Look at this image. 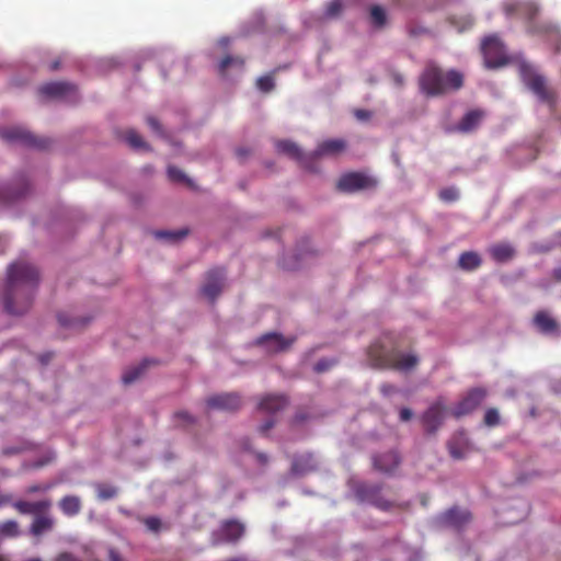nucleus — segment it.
<instances>
[{
  "label": "nucleus",
  "instance_id": "f257e3e1",
  "mask_svg": "<svg viewBox=\"0 0 561 561\" xmlns=\"http://www.w3.org/2000/svg\"><path fill=\"white\" fill-rule=\"evenodd\" d=\"M39 283L37 268L28 262L16 261L9 265L3 293L4 310L12 316L27 312Z\"/></svg>",
  "mask_w": 561,
  "mask_h": 561
},
{
  "label": "nucleus",
  "instance_id": "f03ea898",
  "mask_svg": "<svg viewBox=\"0 0 561 561\" xmlns=\"http://www.w3.org/2000/svg\"><path fill=\"white\" fill-rule=\"evenodd\" d=\"M463 84V76L457 70L444 72L434 64H428L420 78L421 90L430 96L459 90Z\"/></svg>",
  "mask_w": 561,
  "mask_h": 561
},
{
  "label": "nucleus",
  "instance_id": "7ed1b4c3",
  "mask_svg": "<svg viewBox=\"0 0 561 561\" xmlns=\"http://www.w3.org/2000/svg\"><path fill=\"white\" fill-rule=\"evenodd\" d=\"M0 138L12 145H21L36 149H45L48 146L47 139L37 138L22 126L0 127Z\"/></svg>",
  "mask_w": 561,
  "mask_h": 561
},
{
  "label": "nucleus",
  "instance_id": "20e7f679",
  "mask_svg": "<svg viewBox=\"0 0 561 561\" xmlns=\"http://www.w3.org/2000/svg\"><path fill=\"white\" fill-rule=\"evenodd\" d=\"M519 71L525 84L543 102L553 101L552 92L547 88L546 79L528 62L519 65Z\"/></svg>",
  "mask_w": 561,
  "mask_h": 561
},
{
  "label": "nucleus",
  "instance_id": "39448f33",
  "mask_svg": "<svg viewBox=\"0 0 561 561\" xmlns=\"http://www.w3.org/2000/svg\"><path fill=\"white\" fill-rule=\"evenodd\" d=\"M31 185L24 174L15 175L11 181H0V203H13L28 194Z\"/></svg>",
  "mask_w": 561,
  "mask_h": 561
},
{
  "label": "nucleus",
  "instance_id": "423d86ee",
  "mask_svg": "<svg viewBox=\"0 0 561 561\" xmlns=\"http://www.w3.org/2000/svg\"><path fill=\"white\" fill-rule=\"evenodd\" d=\"M481 49L484 56V64L488 68H496L506 64V50L503 43L495 35L483 39Z\"/></svg>",
  "mask_w": 561,
  "mask_h": 561
},
{
  "label": "nucleus",
  "instance_id": "0eeeda50",
  "mask_svg": "<svg viewBox=\"0 0 561 561\" xmlns=\"http://www.w3.org/2000/svg\"><path fill=\"white\" fill-rule=\"evenodd\" d=\"M376 185V181L360 172H351L341 176L337 187L343 192H356Z\"/></svg>",
  "mask_w": 561,
  "mask_h": 561
},
{
  "label": "nucleus",
  "instance_id": "6e6552de",
  "mask_svg": "<svg viewBox=\"0 0 561 561\" xmlns=\"http://www.w3.org/2000/svg\"><path fill=\"white\" fill-rule=\"evenodd\" d=\"M226 272L224 268H214L206 274L205 283L202 286L203 295L214 300L219 296L222 288L225 287Z\"/></svg>",
  "mask_w": 561,
  "mask_h": 561
},
{
  "label": "nucleus",
  "instance_id": "1a4fd4ad",
  "mask_svg": "<svg viewBox=\"0 0 561 561\" xmlns=\"http://www.w3.org/2000/svg\"><path fill=\"white\" fill-rule=\"evenodd\" d=\"M294 343L293 337H284L283 335L271 332L259 337L256 344L266 353L275 354L286 351Z\"/></svg>",
  "mask_w": 561,
  "mask_h": 561
},
{
  "label": "nucleus",
  "instance_id": "9d476101",
  "mask_svg": "<svg viewBox=\"0 0 561 561\" xmlns=\"http://www.w3.org/2000/svg\"><path fill=\"white\" fill-rule=\"evenodd\" d=\"M445 408L440 401L433 403L422 415V424L428 434H434L443 424Z\"/></svg>",
  "mask_w": 561,
  "mask_h": 561
},
{
  "label": "nucleus",
  "instance_id": "9b49d317",
  "mask_svg": "<svg viewBox=\"0 0 561 561\" xmlns=\"http://www.w3.org/2000/svg\"><path fill=\"white\" fill-rule=\"evenodd\" d=\"M485 396V390L481 388L472 389L455 408V416L459 417L471 413L482 403Z\"/></svg>",
  "mask_w": 561,
  "mask_h": 561
},
{
  "label": "nucleus",
  "instance_id": "f8f14e48",
  "mask_svg": "<svg viewBox=\"0 0 561 561\" xmlns=\"http://www.w3.org/2000/svg\"><path fill=\"white\" fill-rule=\"evenodd\" d=\"M244 534V525L238 520H228L222 524L218 533L214 534V542H234Z\"/></svg>",
  "mask_w": 561,
  "mask_h": 561
},
{
  "label": "nucleus",
  "instance_id": "ddd939ff",
  "mask_svg": "<svg viewBox=\"0 0 561 561\" xmlns=\"http://www.w3.org/2000/svg\"><path fill=\"white\" fill-rule=\"evenodd\" d=\"M210 409L234 411L241 405V399L237 393H221L207 399Z\"/></svg>",
  "mask_w": 561,
  "mask_h": 561
},
{
  "label": "nucleus",
  "instance_id": "4468645a",
  "mask_svg": "<svg viewBox=\"0 0 561 561\" xmlns=\"http://www.w3.org/2000/svg\"><path fill=\"white\" fill-rule=\"evenodd\" d=\"M469 520L470 513L466 510H460L458 507H453L448 510L438 518L439 524L455 529H460Z\"/></svg>",
  "mask_w": 561,
  "mask_h": 561
},
{
  "label": "nucleus",
  "instance_id": "2eb2a0df",
  "mask_svg": "<svg viewBox=\"0 0 561 561\" xmlns=\"http://www.w3.org/2000/svg\"><path fill=\"white\" fill-rule=\"evenodd\" d=\"M356 496L362 502H369L381 510H387L389 504L378 497L379 486L358 484L355 489Z\"/></svg>",
  "mask_w": 561,
  "mask_h": 561
},
{
  "label": "nucleus",
  "instance_id": "dca6fc26",
  "mask_svg": "<svg viewBox=\"0 0 561 561\" xmlns=\"http://www.w3.org/2000/svg\"><path fill=\"white\" fill-rule=\"evenodd\" d=\"M448 450L454 459L465 458L470 450L468 436L463 432L455 434L448 442Z\"/></svg>",
  "mask_w": 561,
  "mask_h": 561
},
{
  "label": "nucleus",
  "instance_id": "f3484780",
  "mask_svg": "<svg viewBox=\"0 0 561 561\" xmlns=\"http://www.w3.org/2000/svg\"><path fill=\"white\" fill-rule=\"evenodd\" d=\"M276 149L277 151L297 160L302 167L310 168V154H305L295 142L289 140L278 141L276 144Z\"/></svg>",
  "mask_w": 561,
  "mask_h": 561
},
{
  "label": "nucleus",
  "instance_id": "a211bd4d",
  "mask_svg": "<svg viewBox=\"0 0 561 561\" xmlns=\"http://www.w3.org/2000/svg\"><path fill=\"white\" fill-rule=\"evenodd\" d=\"M318 461L311 454L299 455L294 458L291 463V472L295 476H304L316 470Z\"/></svg>",
  "mask_w": 561,
  "mask_h": 561
},
{
  "label": "nucleus",
  "instance_id": "6ab92c4d",
  "mask_svg": "<svg viewBox=\"0 0 561 561\" xmlns=\"http://www.w3.org/2000/svg\"><path fill=\"white\" fill-rule=\"evenodd\" d=\"M287 405V399L282 394H268L262 398L259 410L266 414H275Z\"/></svg>",
  "mask_w": 561,
  "mask_h": 561
},
{
  "label": "nucleus",
  "instance_id": "aec40b11",
  "mask_svg": "<svg viewBox=\"0 0 561 561\" xmlns=\"http://www.w3.org/2000/svg\"><path fill=\"white\" fill-rule=\"evenodd\" d=\"M12 506L19 511L21 514H39L50 508L51 502L50 500H42L37 502H28V501H15L12 502Z\"/></svg>",
  "mask_w": 561,
  "mask_h": 561
},
{
  "label": "nucleus",
  "instance_id": "412c9836",
  "mask_svg": "<svg viewBox=\"0 0 561 561\" xmlns=\"http://www.w3.org/2000/svg\"><path fill=\"white\" fill-rule=\"evenodd\" d=\"M345 148V142L341 139H328L318 145L317 149L310 153V161L323 156H331L341 152Z\"/></svg>",
  "mask_w": 561,
  "mask_h": 561
},
{
  "label": "nucleus",
  "instance_id": "4be33fe9",
  "mask_svg": "<svg viewBox=\"0 0 561 561\" xmlns=\"http://www.w3.org/2000/svg\"><path fill=\"white\" fill-rule=\"evenodd\" d=\"M73 90V85L67 82H49L39 88V93L45 98H65Z\"/></svg>",
  "mask_w": 561,
  "mask_h": 561
},
{
  "label": "nucleus",
  "instance_id": "5701e85b",
  "mask_svg": "<svg viewBox=\"0 0 561 561\" xmlns=\"http://www.w3.org/2000/svg\"><path fill=\"white\" fill-rule=\"evenodd\" d=\"M375 469L381 472H392L399 465L400 459L397 453L389 451L373 458Z\"/></svg>",
  "mask_w": 561,
  "mask_h": 561
},
{
  "label": "nucleus",
  "instance_id": "b1692460",
  "mask_svg": "<svg viewBox=\"0 0 561 561\" xmlns=\"http://www.w3.org/2000/svg\"><path fill=\"white\" fill-rule=\"evenodd\" d=\"M55 520L51 516L45 514H36L34 520L30 527V533L39 537L54 528Z\"/></svg>",
  "mask_w": 561,
  "mask_h": 561
},
{
  "label": "nucleus",
  "instance_id": "393cba45",
  "mask_svg": "<svg viewBox=\"0 0 561 561\" xmlns=\"http://www.w3.org/2000/svg\"><path fill=\"white\" fill-rule=\"evenodd\" d=\"M483 117L482 111H470L468 112L462 119L459 122L457 129L462 133H469L477 128V126L481 123Z\"/></svg>",
  "mask_w": 561,
  "mask_h": 561
},
{
  "label": "nucleus",
  "instance_id": "a878e982",
  "mask_svg": "<svg viewBox=\"0 0 561 561\" xmlns=\"http://www.w3.org/2000/svg\"><path fill=\"white\" fill-rule=\"evenodd\" d=\"M505 11L507 14L516 12L526 15L528 19H533L538 13L539 8L534 2H514L506 5Z\"/></svg>",
  "mask_w": 561,
  "mask_h": 561
},
{
  "label": "nucleus",
  "instance_id": "bb28decb",
  "mask_svg": "<svg viewBox=\"0 0 561 561\" xmlns=\"http://www.w3.org/2000/svg\"><path fill=\"white\" fill-rule=\"evenodd\" d=\"M81 500L77 495H67L59 501V508L66 516H76L81 511Z\"/></svg>",
  "mask_w": 561,
  "mask_h": 561
},
{
  "label": "nucleus",
  "instance_id": "cd10ccee",
  "mask_svg": "<svg viewBox=\"0 0 561 561\" xmlns=\"http://www.w3.org/2000/svg\"><path fill=\"white\" fill-rule=\"evenodd\" d=\"M490 253L496 262H506L514 255V249L508 243H499L490 248Z\"/></svg>",
  "mask_w": 561,
  "mask_h": 561
},
{
  "label": "nucleus",
  "instance_id": "c85d7f7f",
  "mask_svg": "<svg viewBox=\"0 0 561 561\" xmlns=\"http://www.w3.org/2000/svg\"><path fill=\"white\" fill-rule=\"evenodd\" d=\"M124 140L135 150L148 151L150 150L149 145L142 139L138 131L135 129H128L124 134Z\"/></svg>",
  "mask_w": 561,
  "mask_h": 561
},
{
  "label": "nucleus",
  "instance_id": "c756f323",
  "mask_svg": "<svg viewBox=\"0 0 561 561\" xmlns=\"http://www.w3.org/2000/svg\"><path fill=\"white\" fill-rule=\"evenodd\" d=\"M187 229L157 230L153 232V236L158 240H162L168 243H176L178 241L184 239L187 236Z\"/></svg>",
  "mask_w": 561,
  "mask_h": 561
},
{
  "label": "nucleus",
  "instance_id": "7c9ffc66",
  "mask_svg": "<svg viewBox=\"0 0 561 561\" xmlns=\"http://www.w3.org/2000/svg\"><path fill=\"white\" fill-rule=\"evenodd\" d=\"M152 363V360L150 359H145L142 360V363H140L139 365L137 366H133V367H129L128 369H126L124 371V374L122 375V381L125 383V385H129L134 381H136L144 373L145 368L150 364Z\"/></svg>",
  "mask_w": 561,
  "mask_h": 561
},
{
  "label": "nucleus",
  "instance_id": "2f4dec72",
  "mask_svg": "<svg viewBox=\"0 0 561 561\" xmlns=\"http://www.w3.org/2000/svg\"><path fill=\"white\" fill-rule=\"evenodd\" d=\"M535 324L543 333H551L557 328L556 321L546 312H538L535 317Z\"/></svg>",
  "mask_w": 561,
  "mask_h": 561
},
{
  "label": "nucleus",
  "instance_id": "473e14b6",
  "mask_svg": "<svg viewBox=\"0 0 561 561\" xmlns=\"http://www.w3.org/2000/svg\"><path fill=\"white\" fill-rule=\"evenodd\" d=\"M481 264V259L476 252H465L459 256V265L463 270H474Z\"/></svg>",
  "mask_w": 561,
  "mask_h": 561
},
{
  "label": "nucleus",
  "instance_id": "72a5a7b5",
  "mask_svg": "<svg viewBox=\"0 0 561 561\" xmlns=\"http://www.w3.org/2000/svg\"><path fill=\"white\" fill-rule=\"evenodd\" d=\"M417 364V357L413 354H400L396 359V368L408 371Z\"/></svg>",
  "mask_w": 561,
  "mask_h": 561
},
{
  "label": "nucleus",
  "instance_id": "f704fd0d",
  "mask_svg": "<svg viewBox=\"0 0 561 561\" xmlns=\"http://www.w3.org/2000/svg\"><path fill=\"white\" fill-rule=\"evenodd\" d=\"M21 530L19 524L15 520H7L0 524V535L2 537L14 538L20 536Z\"/></svg>",
  "mask_w": 561,
  "mask_h": 561
},
{
  "label": "nucleus",
  "instance_id": "c9c22d12",
  "mask_svg": "<svg viewBox=\"0 0 561 561\" xmlns=\"http://www.w3.org/2000/svg\"><path fill=\"white\" fill-rule=\"evenodd\" d=\"M370 20H371V23L378 27H381L385 25L386 23V20H387V15H386V11L380 5H374L371 7L370 9Z\"/></svg>",
  "mask_w": 561,
  "mask_h": 561
},
{
  "label": "nucleus",
  "instance_id": "e433bc0d",
  "mask_svg": "<svg viewBox=\"0 0 561 561\" xmlns=\"http://www.w3.org/2000/svg\"><path fill=\"white\" fill-rule=\"evenodd\" d=\"M230 66L237 67L238 69H242L243 60L238 57L228 56L224 58L219 64L220 72H225Z\"/></svg>",
  "mask_w": 561,
  "mask_h": 561
},
{
  "label": "nucleus",
  "instance_id": "4c0bfd02",
  "mask_svg": "<svg viewBox=\"0 0 561 561\" xmlns=\"http://www.w3.org/2000/svg\"><path fill=\"white\" fill-rule=\"evenodd\" d=\"M96 490L100 500H111L117 494L116 488L112 485L99 484Z\"/></svg>",
  "mask_w": 561,
  "mask_h": 561
},
{
  "label": "nucleus",
  "instance_id": "58836bf2",
  "mask_svg": "<svg viewBox=\"0 0 561 561\" xmlns=\"http://www.w3.org/2000/svg\"><path fill=\"white\" fill-rule=\"evenodd\" d=\"M256 87L262 92H270L274 88V79L272 76H263L256 80Z\"/></svg>",
  "mask_w": 561,
  "mask_h": 561
},
{
  "label": "nucleus",
  "instance_id": "ea45409f",
  "mask_svg": "<svg viewBox=\"0 0 561 561\" xmlns=\"http://www.w3.org/2000/svg\"><path fill=\"white\" fill-rule=\"evenodd\" d=\"M342 10V0H332L327 9H325V16L327 18H334Z\"/></svg>",
  "mask_w": 561,
  "mask_h": 561
},
{
  "label": "nucleus",
  "instance_id": "a19ab883",
  "mask_svg": "<svg viewBox=\"0 0 561 561\" xmlns=\"http://www.w3.org/2000/svg\"><path fill=\"white\" fill-rule=\"evenodd\" d=\"M168 176L173 182H186V175L175 167L168 168Z\"/></svg>",
  "mask_w": 561,
  "mask_h": 561
},
{
  "label": "nucleus",
  "instance_id": "79ce46f5",
  "mask_svg": "<svg viewBox=\"0 0 561 561\" xmlns=\"http://www.w3.org/2000/svg\"><path fill=\"white\" fill-rule=\"evenodd\" d=\"M439 197L445 202H454L458 198V191L454 187L442 190Z\"/></svg>",
  "mask_w": 561,
  "mask_h": 561
},
{
  "label": "nucleus",
  "instance_id": "37998d69",
  "mask_svg": "<svg viewBox=\"0 0 561 561\" xmlns=\"http://www.w3.org/2000/svg\"><path fill=\"white\" fill-rule=\"evenodd\" d=\"M499 412L495 409H489L484 415V422L489 426L496 425L499 423Z\"/></svg>",
  "mask_w": 561,
  "mask_h": 561
},
{
  "label": "nucleus",
  "instance_id": "c03bdc74",
  "mask_svg": "<svg viewBox=\"0 0 561 561\" xmlns=\"http://www.w3.org/2000/svg\"><path fill=\"white\" fill-rule=\"evenodd\" d=\"M147 124L154 134L161 137L163 136L161 125L157 118L149 116L147 118Z\"/></svg>",
  "mask_w": 561,
  "mask_h": 561
},
{
  "label": "nucleus",
  "instance_id": "a18cd8bd",
  "mask_svg": "<svg viewBox=\"0 0 561 561\" xmlns=\"http://www.w3.org/2000/svg\"><path fill=\"white\" fill-rule=\"evenodd\" d=\"M145 525L151 531H158L161 526V520L158 517H148L145 520Z\"/></svg>",
  "mask_w": 561,
  "mask_h": 561
},
{
  "label": "nucleus",
  "instance_id": "49530a36",
  "mask_svg": "<svg viewBox=\"0 0 561 561\" xmlns=\"http://www.w3.org/2000/svg\"><path fill=\"white\" fill-rule=\"evenodd\" d=\"M334 364L331 359H321L314 365V370L318 373H323L332 367Z\"/></svg>",
  "mask_w": 561,
  "mask_h": 561
},
{
  "label": "nucleus",
  "instance_id": "de8ad7c7",
  "mask_svg": "<svg viewBox=\"0 0 561 561\" xmlns=\"http://www.w3.org/2000/svg\"><path fill=\"white\" fill-rule=\"evenodd\" d=\"M50 484H45V485H39V484H34V485H30L27 489H26V493H36V492H41V491H47L50 489Z\"/></svg>",
  "mask_w": 561,
  "mask_h": 561
},
{
  "label": "nucleus",
  "instance_id": "09e8293b",
  "mask_svg": "<svg viewBox=\"0 0 561 561\" xmlns=\"http://www.w3.org/2000/svg\"><path fill=\"white\" fill-rule=\"evenodd\" d=\"M412 415L413 412L408 408H403L400 410V420L403 422L409 421L412 417Z\"/></svg>",
  "mask_w": 561,
  "mask_h": 561
},
{
  "label": "nucleus",
  "instance_id": "8fccbe9b",
  "mask_svg": "<svg viewBox=\"0 0 561 561\" xmlns=\"http://www.w3.org/2000/svg\"><path fill=\"white\" fill-rule=\"evenodd\" d=\"M54 561H79L72 554L68 552L60 553Z\"/></svg>",
  "mask_w": 561,
  "mask_h": 561
},
{
  "label": "nucleus",
  "instance_id": "3c124183",
  "mask_svg": "<svg viewBox=\"0 0 561 561\" xmlns=\"http://www.w3.org/2000/svg\"><path fill=\"white\" fill-rule=\"evenodd\" d=\"M453 23L455 24L459 32H463L472 25V20L470 18H465V23L461 26L458 25L456 21H453Z\"/></svg>",
  "mask_w": 561,
  "mask_h": 561
},
{
  "label": "nucleus",
  "instance_id": "603ef678",
  "mask_svg": "<svg viewBox=\"0 0 561 561\" xmlns=\"http://www.w3.org/2000/svg\"><path fill=\"white\" fill-rule=\"evenodd\" d=\"M175 417L179 420H183V422H187V423L193 422V417L187 412H184V411L178 412L175 414Z\"/></svg>",
  "mask_w": 561,
  "mask_h": 561
},
{
  "label": "nucleus",
  "instance_id": "864d4df0",
  "mask_svg": "<svg viewBox=\"0 0 561 561\" xmlns=\"http://www.w3.org/2000/svg\"><path fill=\"white\" fill-rule=\"evenodd\" d=\"M355 116L360 119V121H365V119H368L370 117V113L365 111V110H357L355 112Z\"/></svg>",
  "mask_w": 561,
  "mask_h": 561
},
{
  "label": "nucleus",
  "instance_id": "5fc2aeb1",
  "mask_svg": "<svg viewBox=\"0 0 561 561\" xmlns=\"http://www.w3.org/2000/svg\"><path fill=\"white\" fill-rule=\"evenodd\" d=\"M274 426V420L270 419L260 426V432L265 433Z\"/></svg>",
  "mask_w": 561,
  "mask_h": 561
},
{
  "label": "nucleus",
  "instance_id": "6e6d98bb",
  "mask_svg": "<svg viewBox=\"0 0 561 561\" xmlns=\"http://www.w3.org/2000/svg\"><path fill=\"white\" fill-rule=\"evenodd\" d=\"M381 392L385 394V396H388L390 394L392 391H394V388L391 386V385H382L381 388H380Z\"/></svg>",
  "mask_w": 561,
  "mask_h": 561
},
{
  "label": "nucleus",
  "instance_id": "4d7b16f0",
  "mask_svg": "<svg viewBox=\"0 0 561 561\" xmlns=\"http://www.w3.org/2000/svg\"><path fill=\"white\" fill-rule=\"evenodd\" d=\"M110 561H123V560L115 550L111 549L110 550Z\"/></svg>",
  "mask_w": 561,
  "mask_h": 561
},
{
  "label": "nucleus",
  "instance_id": "13d9d810",
  "mask_svg": "<svg viewBox=\"0 0 561 561\" xmlns=\"http://www.w3.org/2000/svg\"><path fill=\"white\" fill-rule=\"evenodd\" d=\"M219 45L226 47L230 43V37L224 36L218 41Z\"/></svg>",
  "mask_w": 561,
  "mask_h": 561
},
{
  "label": "nucleus",
  "instance_id": "bf43d9fd",
  "mask_svg": "<svg viewBox=\"0 0 561 561\" xmlns=\"http://www.w3.org/2000/svg\"><path fill=\"white\" fill-rule=\"evenodd\" d=\"M11 496L10 495H1L0 496V505L2 504H5V503H10L11 502Z\"/></svg>",
  "mask_w": 561,
  "mask_h": 561
},
{
  "label": "nucleus",
  "instance_id": "052dcab7",
  "mask_svg": "<svg viewBox=\"0 0 561 561\" xmlns=\"http://www.w3.org/2000/svg\"><path fill=\"white\" fill-rule=\"evenodd\" d=\"M227 561H253V560L249 559L248 557H237V558H231Z\"/></svg>",
  "mask_w": 561,
  "mask_h": 561
},
{
  "label": "nucleus",
  "instance_id": "680f3d73",
  "mask_svg": "<svg viewBox=\"0 0 561 561\" xmlns=\"http://www.w3.org/2000/svg\"><path fill=\"white\" fill-rule=\"evenodd\" d=\"M553 275L556 276V278H558L559 280H561V266L559 268H556L553 271Z\"/></svg>",
  "mask_w": 561,
  "mask_h": 561
},
{
  "label": "nucleus",
  "instance_id": "e2e57ef3",
  "mask_svg": "<svg viewBox=\"0 0 561 561\" xmlns=\"http://www.w3.org/2000/svg\"><path fill=\"white\" fill-rule=\"evenodd\" d=\"M59 67V62L58 61H54L49 65V69L50 70H57Z\"/></svg>",
  "mask_w": 561,
  "mask_h": 561
},
{
  "label": "nucleus",
  "instance_id": "0e129e2a",
  "mask_svg": "<svg viewBox=\"0 0 561 561\" xmlns=\"http://www.w3.org/2000/svg\"><path fill=\"white\" fill-rule=\"evenodd\" d=\"M257 459L261 462H266L267 461V458H266V456L264 454H257Z\"/></svg>",
  "mask_w": 561,
  "mask_h": 561
},
{
  "label": "nucleus",
  "instance_id": "69168bd1",
  "mask_svg": "<svg viewBox=\"0 0 561 561\" xmlns=\"http://www.w3.org/2000/svg\"><path fill=\"white\" fill-rule=\"evenodd\" d=\"M59 322L62 324V325H69V323L64 319L62 316H59Z\"/></svg>",
  "mask_w": 561,
  "mask_h": 561
},
{
  "label": "nucleus",
  "instance_id": "338daca9",
  "mask_svg": "<svg viewBox=\"0 0 561 561\" xmlns=\"http://www.w3.org/2000/svg\"><path fill=\"white\" fill-rule=\"evenodd\" d=\"M245 153H247V152H245L243 149H239V150H238V154H239V156H243V154H245Z\"/></svg>",
  "mask_w": 561,
  "mask_h": 561
},
{
  "label": "nucleus",
  "instance_id": "774afa93",
  "mask_svg": "<svg viewBox=\"0 0 561 561\" xmlns=\"http://www.w3.org/2000/svg\"><path fill=\"white\" fill-rule=\"evenodd\" d=\"M26 561H42L39 558L27 559Z\"/></svg>",
  "mask_w": 561,
  "mask_h": 561
}]
</instances>
